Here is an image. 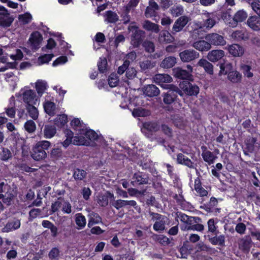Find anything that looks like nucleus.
<instances>
[{
    "mask_svg": "<svg viewBox=\"0 0 260 260\" xmlns=\"http://www.w3.org/2000/svg\"><path fill=\"white\" fill-rule=\"evenodd\" d=\"M135 23V22H131L128 27V30L132 32L131 44L134 48H138L143 43L146 33L144 30L139 29Z\"/></svg>",
    "mask_w": 260,
    "mask_h": 260,
    "instance_id": "obj_1",
    "label": "nucleus"
},
{
    "mask_svg": "<svg viewBox=\"0 0 260 260\" xmlns=\"http://www.w3.org/2000/svg\"><path fill=\"white\" fill-rule=\"evenodd\" d=\"M50 145V142L48 141L37 142L32 149L31 156L37 161L44 160L47 155L46 150L48 149Z\"/></svg>",
    "mask_w": 260,
    "mask_h": 260,
    "instance_id": "obj_2",
    "label": "nucleus"
},
{
    "mask_svg": "<svg viewBox=\"0 0 260 260\" xmlns=\"http://www.w3.org/2000/svg\"><path fill=\"white\" fill-rule=\"evenodd\" d=\"M179 87L184 93L189 96H196L199 93V87L188 81H183L179 84Z\"/></svg>",
    "mask_w": 260,
    "mask_h": 260,
    "instance_id": "obj_3",
    "label": "nucleus"
},
{
    "mask_svg": "<svg viewBox=\"0 0 260 260\" xmlns=\"http://www.w3.org/2000/svg\"><path fill=\"white\" fill-rule=\"evenodd\" d=\"M180 60L183 62H189L200 57L198 52L192 49H186L179 53Z\"/></svg>",
    "mask_w": 260,
    "mask_h": 260,
    "instance_id": "obj_4",
    "label": "nucleus"
},
{
    "mask_svg": "<svg viewBox=\"0 0 260 260\" xmlns=\"http://www.w3.org/2000/svg\"><path fill=\"white\" fill-rule=\"evenodd\" d=\"M245 147L244 150V153L248 155L249 153L256 152L259 148V144L257 142L255 138H249L245 141Z\"/></svg>",
    "mask_w": 260,
    "mask_h": 260,
    "instance_id": "obj_5",
    "label": "nucleus"
},
{
    "mask_svg": "<svg viewBox=\"0 0 260 260\" xmlns=\"http://www.w3.org/2000/svg\"><path fill=\"white\" fill-rule=\"evenodd\" d=\"M205 39L211 44V46H224L226 44V41L223 37L217 33L208 34L205 37Z\"/></svg>",
    "mask_w": 260,
    "mask_h": 260,
    "instance_id": "obj_6",
    "label": "nucleus"
},
{
    "mask_svg": "<svg viewBox=\"0 0 260 260\" xmlns=\"http://www.w3.org/2000/svg\"><path fill=\"white\" fill-rule=\"evenodd\" d=\"M43 40L42 36L38 31L32 32L29 39L28 43L31 49L36 50L40 47Z\"/></svg>",
    "mask_w": 260,
    "mask_h": 260,
    "instance_id": "obj_7",
    "label": "nucleus"
},
{
    "mask_svg": "<svg viewBox=\"0 0 260 260\" xmlns=\"http://www.w3.org/2000/svg\"><path fill=\"white\" fill-rule=\"evenodd\" d=\"M23 102L28 105H36L38 101L35 92L31 89L26 90L22 93Z\"/></svg>",
    "mask_w": 260,
    "mask_h": 260,
    "instance_id": "obj_8",
    "label": "nucleus"
},
{
    "mask_svg": "<svg viewBox=\"0 0 260 260\" xmlns=\"http://www.w3.org/2000/svg\"><path fill=\"white\" fill-rule=\"evenodd\" d=\"M133 180L131 181V184L136 186L137 185L147 184L148 183V177L146 174L142 172H137L134 174Z\"/></svg>",
    "mask_w": 260,
    "mask_h": 260,
    "instance_id": "obj_9",
    "label": "nucleus"
},
{
    "mask_svg": "<svg viewBox=\"0 0 260 260\" xmlns=\"http://www.w3.org/2000/svg\"><path fill=\"white\" fill-rule=\"evenodd\" d=\"M189 20V18L186 16H182L179 17L176 20L173 26L172 32L175 34L176 32L181 31L187 24Z\"/></svg>",
    "mask_w": 260,
    "mask_h": 260,
    "instance_id": "obj_10",
    "label": "nucleus"
},
{
    "mask_svg": "<svg viewBox=\"0 0 260 260\" xmlns=\"http://www.w3.org/2000/svg\"><path fill=\"white\" fill-rule=\"evenodd\" d=\"M247 17L248 14L245 11L243 10L238 11L234 15L233 21L229 22L230 26L233 27H236L238 23L244 21Z\"/></svg>",
    "mask_w": 260,
    "mask_h": 260,
    "instance_id": "obj_11",
    "label": "nucleus"
},
{
    "mask_svg": "<svg viewBox=\"0 0 260 260\" xmlns=\"http://www.w3.org/2000/svg\"><path fill=\"white\" fill-rule=\"evenodd\" d=\"M71 143L76 145H87L88 143L84 137L77 136L73 140L67 138L61 144L64 148H67Z\"/></svg>",
    "mask_w": 260,
    "mask_h": 260,
    "instance_id": "obj_12",
    "label": "nucleus"
},
{
    "mask_svg": "<svg viewBox=\"0 0 260 260\" xmlns=\"http://www.w3.org/2000/svg\"><path fill=\"white\" fill-rule=\"evenodd\" d=\"M159 9L158 5L153 0H150L149 5L147 7L145 15L147 18H151L156 15V12Z\"/></svg>",
    "mask_w": 260,
    "mask_h": 260,
    "instance_id": "obj_13",
    "label": "nucleus"
},
{
    "mask_svg": "<svg viewBox=\"0 0 260 260\" xmlns=\"http://www.w3.org/2000/svg\"><path fill=\"white\" fill-rule=\"evenodd\" d=\"M227 49L229 53L234 57L242 56L244 53V48L237 44L229 45Z\"/></svg>",
    "mask_w": 260,
    "mask_h": 260,
    "instance_id": "obj_14",
    "label": "nucleus"
},
{
    "mask_svg": "<svg viewBox=\"0 0 260 260\" xmlns=\"http://www.w3.org/2000/svg\"><path fill=\"white\" fill-rule=\"evenodd\" d=\"M155 83L159 84L164 88L167 84H164L165 83H170L172 81V78L168 74H158L155 75L153 78Z\"/></svg>",
    "mask_w": 260,
    "mask_h": 260,
    "instance_id": "obj_15",
    "label": "nucleus"
},
{
    "mask_svg": "<svg viewBox=\"0 0 260 260\" xmlns=\"http://www.w3.org/2000/svg\"><path fill=\"white\" fill-rule=\"evenodd\" d=\"M114 194L109 191L104 194H100L97 196V202L102 207H106L108 205L109 199L114 200Z\"/></svg>",
    "mask_w": 260,
    "mask_h": 260,
    "instance_id": "obj_16",
    "label": "nucleus"
},
{
    "mask_svg": "<svg viewBox=\"0 0 260 260\" xmlns=\"http://www.w3.org/2000/svg\"><path fill=\"white\" fill-rule=\"evenodd\" d=\"M192 46L201 52H207L211 48V44L206 40H199L194 42Z\"/></svg>",
    "mask_w": 260,
    "mask_h": 260,
    "instance_id": "obj_17",
    "label": "nucleus"
},
{
    "mask_svg": "<svg viewBox=\"0 0 260 260\" xmlns=\"http://www.w3.org/2000/svg\"><path fill=\"white\" fill-rule=\"evenodd\" d=\"M224 52L222 50H213L209 51L207 58L211 62H217L224 56Z\"/></svg>",
    "mask_w": 260,
    "mask_h": 260,
    "instance_id": "obj_18",
    "label": "nucleus"
},
{
    "mask_svg": "<svg viewBox=\"0 0 260 260\" xmlns=\"http://www.w3.org/2000/svg\"><path fill=\"white\" fill-rule=\"evenodd\" d=\"M13 20L14 19L10 16L8 11L0 13V26L3 27H9Z\"/></svg>",
    "mask_w": 260,
    "mask_h": 260,
    "instance_id": "obj_19",
    "label": "nucleus"
},
{
    "mask_svg": "<svg viewBox=\"0 0 260 260\" xmlns=\"http://www.w3.org/2000/svg\"><path fill=\"white\" fill-rule=\"evenodd\" d=\"M173 72L175 76L178 79L190 80L192 78L191 74L179 67L174 68Z\"/></svg>",
    "mask_w": 260,
    "mask_h": 260,
    "instance_id": "obj_20",
    "label": "nucleus"
},
{
    "mask_svg": "<svg viewBox=\"0 0 260 260\" xmlns=\"http://www.w3.org/2000/svg\"><path fill=\"white\" fill-rule=\"evenodd\" d=\"M143 92L144 94L149 97L156 96L160 93L158 88L153 84H149L144 86Z\"/></svg>",
    "mask_w": 260,
    "mask_h": 260,
    "instance_id": "obj_21",
    "label": "nucleus"
},
{
    "mask_svg": "<svg viewBox=\"0 0 260 260\" xmlns=\"http://www.w3.org/2000/svg\"><path fill=\"white\" fill-rule=\"evenodd\" d=\"M247 24L254 31L260 30V18L256 16H251L247 20Z\"/></svg>",
    "mask_w": 260,
    "mask_h": 260,
    "instance_id": "obj_22",
    "label": "nucleus"
},
{
    "mask_svg": "<svg viewBox=\"0 0 260 260\" xmlns=\"http://www.w3.org/2000/svg\"><path fill=\"white\" fill-rule=\"evenodd\" d=\"M44 111L50 116H54L57 112V108L54 103L46 101L43 104Z\"/></svg>",
    "mask_w": 260,
    "mask_h": 260,
    "instance_id": "obj_23",
    "label": "nucleus"
},
{
    "mask_svg": "<svg viewBox=\"0 0 260 260\" xmlns=\"http://www.w3.org/2000/svg\"><path fill=\"white\" fill-rule=\"evenodd\" d=\"M81 133L79 136H81L84 137L88 143L86 145H88L89 144V142L88 140H95L98 138V134L93 130L88 129L86 127L84 129H82Z\"/></svg>",
    "mask_w": 260,
    "mask_h": 260,
    "instance_id": "obj_24",
    "label": "nucleus"
},
{
    "mask_svg": "<svg viewBox=\"0 0 260 260\" xmlns=\"http://www.w3.org/2000/svg\"><path fill=\"white\" fill-rule=\"evenodd\" d=\"M174 37L167 30H162L159 34L158 40L160 43L167 44L172 42Z\"/></svg>",
    "mask_w": 260,
    "mask_h": 260,
    "instance_id": "obj_25",
    "label": "nucleus"
},
{
    "mask_svg": "<svg viewBox=\"0 0 260 260\" xmlns=\"http://www.w3.org/2000/svg\"><path fill=\"white\" fill-rule=\"evenodd\" d=\"M197 66L204 68L205 71L210 74H213V66L207 59L204 58L200 59L197 63Z\"/></svg>",
    "mask_w": 260,
    "mask_h": 260,
    "instance_id": "obj_26",
    "label": "nucleus"
},
{
    "mask_svg": "<svg viewBox=\"0 0 260 260\" xmlns=\"http://www.w3.org/2000/svg\"><path fill=\"white\" fill-rule=\"evenodd\" d=\"M177 162L179 164L183 165L191 169H194L193 162L182 153H179L177 155Z\"/></svg>",
    "mask_w": 260,
    "mask_h": 260,
    "instance_id": "obj_27",
    "label": "nucleus"
},
{
    "mask_svg": "<svg viewBox=\"0 0 260 260\" xmlns=\"http://www.w3.org/2000/svg\"><path fill=\"white\" fill-rule=\"evenodd\" d=\"M20 221L19 219H14L6 224L2 229V232L8 233L17 230L20 228Z\"/></svg>",
    "mask_w": 260,
    "mask_h": 260,
    "instance_id": "obj_28",
    "label": "nucleus"
},
{
    "mask_svg": "<svg viewBox=\"0 0 260 260\" xmlns=\"http://www.w3.org/2000/svg\"><path fill=\"white\" fill-rule=\"evenodd\" d=\"M231 36L233 39L237 41H247L249 38L248 32L242 30L234 31Z\"/></svg>",
    "mask_w": 260,
    "mask_h": 260,
    "instance_id": "obj_29",
    "label": "nucleus"
},
{
    "mask_svg": "<svg viewBox=\"0 0 260 260\" xmlns=\"http://www.w3.org/2000/svg\"><path fill=\"white\" fill-rule=\"evenodd\" d=\"M251 239L249 236H245L239 241V248L244 251H248L251 246Z\"/></svg>",
    "mask_w": 260,
    "mask_h": 260,
    "instance_id": "obj_30",
    "label": "nucleus"
},
{
    "mask_svg": "<svg viewBox=\"0 0 260 260\" xmlns=\"http://www.w3.org/2000/svg\"><path fill=\"white\" fill-rule=\"evenodd\" d=\"M194 189L198 194L201 197L208 195V191L202 187L201 180L199 177L194 180Z\"/></svg>",
    "mask_w": 260,
    "mask_h": 260,
    "instance_id": "obj_31",
    "label": "nucleus"
},
{
    "mask_svg": "<svg viewBox=\"0 0 260 260\" xmlns=\"http://www.w3.org/2000/svg\"><path fill=\"white\" fill-rule=\"evenodd\" d=\"M176 63V58L174 56L166 57L161 62L160 67L164 69L172 68Z\"/></svg>",
    "mask_w": 260,
    "mask_h": 260,
    "instance_id": "obj_32",
    "label": "nucleus"
},
{
    "mask_svg": "<svg viewBox=\"0 0 260 260\" xmlns=\"http://www.w3.org/2000/svg\"><path fill=\"white\" fill-rule=\"evenodd\" d=\"M228 79L233 83H239L242 81V74L236 70L229 73L227 76Z\"/></svg>",
    "mask_w": 260,
    "mask_h": 260,
    "instance_id": "obj_33",
    "label": "nucleus"
},
{
    "mask_svg": "<svg viewBox=\"0 0 260 260\" xmlns=\"http://www.w3.org/2000/svg\"><path fill=\"white\" fill-rule=\"evenodd\" d=\"M209 237V242L214 245H218L221 246H223L224 245L225 243V237L223 235H221L219 236L215 235V236L213 237H210L209 235H208Z\"/></svg>",
    "mask_w": 260,
    "mask_h": 260,
    "instance_id": "obj_34",
    "label": "nucleus"
},
{
    "mask_svg": "<svg viewBox=\"0 0 260 260\" xmlns=\"http://www.w3.org/2000/svg\"><path fill=\"white\" fill-rule=\"evenodd\" d=\"M169 90L164 95L163 101L166 104H171L173 103L177 95L174 93L172 89H169Z\"/></svg>",
    "mask_w": 260,
    "mask_h": 260,
    "instance_id": "obj_35",
    "label": "nucleus"
},
{
    "mask_svg": "<svg viewBox=\"0 0 260 260\" xmlns=\"http://www.w3.org/2000/svg\"><path fill=\"white\" fill-rule=\"evenodd\" d=\"M143 27L148 30L158 33L159 31V25L149 20H145L143 24Z\"/></svg>",
    "mask_w": 260,
    "mask_h": 260,
    "instance_id": "obj_36",
    "label": "nucleus"
},
{
    "mask_svg": "<svg viewBox=\"0 0 260 260\" xmlns=\"http://www.w3.org/2000/svg\"><path fill=\"white\" fill-rule=\"evenodd\" d=\"M105 21L108 23H115L119 20L117 14L112 11H107L105 13Z\"/></svg>",
    "mask_w": 260,
    "mask_h": 260,
    "instance_id": "obj_37",
    "label": "nucleus"
},
{
    "mask_svg": "<svg viewBox=\"0 0 260 260\" xmlns=\"http://www.w3.org/2000/svg\"><path fill=\"white\" fill-rule=\"evenodd\" d=\"M89 219L87 224L88 228H91L94 224L102 222V218L98 213L92 212L89 214Z\"/></svg>",
    "mask_w": 260,
    "mask_h": 260,
    "instance_id": "obj_38",
    "label": "nucleus"
},
{
    "mask_svg": "<svg viewBox=\"0 0 260 260\" xmlns=\"http://www.w3.org/2000/svg\"><path fill=\"white\" fill-rule=\"evenodd\" d=\"M211 14L207 13L205 14L206 19L204 21L203 24L200 26V28H206L210 29L215 24V20L210 17Z\"/></svg>",
    "mask_w": 260,
    "mask_h": 260,
    "instance_id": "obj_39",
    "label": "nucleus"
},
{
    "mask_svg": "<svg viewBox=\"0 0 260 260\" xmlns=\"http://www.w3.org/2000/svg\"><path fill=\"white\" fill-rule=\"evenodd\" d=\"M56 128L54 125H45L44 129V136L47 139L52 138L56 134Z\"/></svg>",
    "mask_w": 260,
    "mask_h": 260,
    "instance_id": "obj_40",
    "label": "nucleus"
},
{
    "mask_svg": "<svg viewBox=\"0 0 260 260\" xmlns=\"http://www.w3.org/2000/svg\"><path fill=\"white\" fill-rule=\"evenodd\" d=\"M202 156L204 160L209 165L213 164L215 160L217 158V157L210 151L202 152Z\"/></svg>",
    "mask_w": 260,
    "mask_h": 260,
    "instance_id": "obj_41",
    "label": "nucleus"
},
{
    "mask_svg": "<svg viewBox=\"0 0 260 260\" xmlns=\"http://www.w3.org/2000/svg\"><path fill=\"white\" fill-rule=\"evenodd\" d=\"M35 105H26V109L29 116L34 120H36L38 118L39 111Z\"/></svg>",
    "mask_w": 260,
    "mask_h": 260,
    "instance_id": "obj_42",
    "label": "nucleus"
},
{
    "mask_svg": "<svg viewBox=\"0 0 260 260\" xmlns=\"http://www.w3.org/2000/svg\"><path fill=\"white\" fill-rule=\"evenodd\" d=\"M75 222L78 226L77 228L78 230L82 229L86 225V218L82 213H77L75 215Z\"/></svg>",
    "mask_w": 260,
    "mask_h": 260,
    "instance_id": "obj_43",
    "label": "nucleus"
},
{
    "mask_svg": "<svg viewBox=\"0 0 260 260\" xmlns=\"http://www.w3.org/2000/svg\"><path fill=\"white\" fill-rule=\"evenodd\" d=\"M71 125L75 130L78 131L77 134L78 136L81 133L82 129H84L86 127L85 125L81 123L78 118H74L71 121Z\"/></svg>",
    "mask_w": 260,
    "mask_h": 260,
    "instance_id": "obj_44",
    "label": "nucleus"
},
{
    "mask_svg": "<svg viewBox=\"0 0 260 260\" xmlns=\"http://www.w3.org/2000/svg\"><path fill=\"white\" fill-rule=\"evenodd\" d=\"M143 127L144 129L151 132H156L160 128L159 124L156 122H145L143 124Z\"/></svg>",
    "mask_w": 260,
    "mask_h": 260,
    "instance_id": "obj_45",
    "label": "nucleus"
},
{
    "mask_svg": "<svg viewBox=\"0 0 260 260\" xmlns=\"http://www.w3.org/2000/svg\"><path fill=\"white\" fill-rule=\"evenodd\" d=\"M234 71L233 67L231 63L221 64L220 65V71L219 75H227V76H228L229 73L233 72Z\"/></svg>",
    "mask_w": 260,
    "mask_h": 260,
    "instance_id": "obj_46",
    "label": "nucleus"
},
{
    "mask_svg": "<svg viewBox=\"0 0 260 260\" xmlns=\"http://www.w3.org/2000/svg\"><path fill=\"white\" fill-rule=\"evenodd\" d=\"M208 231L207 233H211L213 235H216L218 231L217 226L216 225V222L214 219H210L207 222Z\"/></svg>",
    "mask_w": 260,
    "mask_h": 260,
    "instance_id": "obj_47",
    "label": "nucleus"
},
{
    "mask_svg": "<svg viewBox=\"0 0 260 260\" xmlns=\"http://www.w3.org/2000/svg\"><path fill=\"white\" fill-rule=\"evenodd\" d=\"M87 172L82 169L76 168L74 170L73 177L76 180H83L86 178Z\"/></svg>",
    "mask_w": 260,
    "mask_h": 260,
    "instance_id": "obj_48",
    "label": "nucleus"
},
{
    "mask_svg": "<svg viewBox=\"0 0 260 260\" xmlns=\"http://www.w3.org/2000/svg\"><path fill=\"white\" fill-rule=\"evenodd\" d=\"M12 157L11 151L5 147H2V151L0 152V159L2 161H8Z\"/></svg>",
    "mask_w": 260,
    "mask_h": 260,
    "instance_id": "obj_49",
    "label": "nucleus"
},
{
    "mask_svg": "<svg viewBox=\"0 0 260 260\" xmlns=\"http://www.w3.org/2000/svg\"><path fill=\"white\" fill-rule=\"evenodd\" d=\"M155 62L149 60H143L140 62V66L142 70L146 71L153 68L155 66Z\"/></svg>",
    "mask_w": 260,
    "mask_h": 260,
    "instance_id": "obj_50",
    "label": "nucleus"
},
{
    "mask_svg": "<svg viewBox=\"0 0 260 260\" xmlns=\"http://www.w3.org/2000/svg\"><path fill=\"white\" fill-rule=\"evenodd\" d=\"M36 88L39 95L42 96L47 89V83L42 80H39L36 83Z\"/></svg>",
    "mask_w": 260,
    "mask_h": 260,
    "instance_id": "obj_51",
    "label": "nucleus"
},
{
    "mask_svg": "<svg viewBox=\"0 0 260 260\" xmlns=\"http://www.w3.org/2000/svg\"><path fill=\"white\" fill-rule=\"evenodd\" d=\"M14 199V196L12 192L7 191L5 194H3L2 199L4 204L7 206H10L12 204V202Z\"/></svg>",
    "mask_w": 260,
    "mask_h": 260,
    "instance_id": "obj_52",
    "label": "nucleus"
},
{
    "mask_svg": "<svg viewBox=\"0 0 260 260\" xmlns=\"http://www.w3.org/2000/svg\"><path fill=\"white\" fill-rule=\"evenodd\" d=\"M63 153L59 148H53L50 152V157L53 160H58L62 157Z\"/></svg>",
    "mask_w": 260,
    "mask_h": 260,
    "instance_id": "obj_53",
    "label": "nucleus"
},
{
    "mask_svg": "<svg viewBox=\"0 0 260 260\" xmlns=\"http://www.w3.org/2000/svg\"><path fill=\"white\" fill-rule=\"evenodd\" d=\"M201 221L202 219L199 217L189 216L185 223L186 225L184 227V230L189 231L188 228L191 226L196 222H201Z\"/></svg>",
    "mask_w": 260,
    "mask_h": 260,
    "instance_id": "obj_54",
    "label": "nucleus"
},
{
    "mask_svg": "<svg viewBox=\"0 0 260 260\" xmlns=\"http://www.w3.org/2000/svg\"><path fill=\"white\" fill-rule=\"evenodd\" d=\"M240 70L242 71L244 76L247 78H251L253 77V74L250 72L251 67L250 66L242 63L240 66Z\"/></svg>",
    "mask_w": 260,
    "mask_h": 260,
    "instance_id": "obj_55",
    "label": "nucleus"
},
{
    "mask_svg": "<svg viewBox=\"0 0 260 260\" xmlns=\"http://www.w3.org/2000/svg\"><path fill=\"white\" fill-rule=\"evenodd\" d=\"M142 44L146 52L149 53L154 52L155 46L152 42L149 40H145Z\"/></svg>",
    "mask_w": 260,
    "mask_h": 260,
    "instance_id": "obj_56",
    "label": "nucleus"
},
{
    "mask_svg": "<svg viewBox=\"0 0 260 260\" xmlns=\"http://www.w3.org/2000/svg\"><path fill=\"white\" fill-rule=\"evenodd\" d=\"M133 115L135 117H144L149 114V111L142 108L134 109Z\"/></svg>",
    "mask_w": 260,
    "mask_h": 260,
    "instance_id": "obj_57",
    "label": "nucleus"
},
{
    "mask_svg": "<svg viewBox=\"0 0 260 260\" xmlns=\"http://www.w3.org/2000/svg\"><path fill=\"white\" fill-rule=\"evenodd\" d=\"M162 132L168 138H171L173 136V129L167 124H162L160 126Z\"/></svg>",
    "mask_w": 260,
    "mask_h": 260,
    "instance_id": "obj_58",
    "label": "nucleus"
},
{
    "mask_svg": "<svg viewBox=\"0 0 260 260\" xmlns=\"http://www.w3.org/2000/svg\"><path fill=\"white\" fill-rule=\"evenodd\" d=\"M68 121L67 116L65 114L58 115L55 120V123L58 126L64 125Z\"/></svg>",
    "mask_w": 260,
    "mask_h": 260,
    "instance_id": "obj_59",
    "label": "nucleus"
},
{
    "mask_svg": "<svg viewBox=\"0 0 260 260\" xmlns=\"http://www.w3.org/2000/svg\"><path fill=\"white\" fill-rule=\"evenodd\" d=\"M24 128L27 132L32 133L36 130V123L32 120H27L24 124Z\"/></svg>",
    "mask_w": 260,
    "mask_h": 260,
    "instance_id": "obj_60",
    "label": "nucleus"
},
{
    "mask_svg": "<svg viewBox=\"0 0 260 260\" xmlns=\"http://www.w3.org/2000/svg\"><path fill=\"white\" fill-rule=\"evenodd\" d=\"M131 10L127 9L126 8H123V11L121 15L122 20L123 21V24H127L130 22L131 16L129 14Z\"/></svg>",
    "mask_w": 260,
    "mask_h": 260,
    "instance_id": "obj_61",
    "label": "nucleus"
},
{
    "mask_svg": "<svg viewBox=\"0 0 260 260\" xmlns=\"http://www.w3.org/2000/svg\"><path fill=\"white\" fill-rule=\"evenodd\" d=\"M168 219H163L159 221H155L153 224V229L156 231H162L165 229V224Z\"/></svg>",
    "mask_w": 260,
    "mask_h": 260,
    "instance_id": "obj_62",
    "label": "nucleus"
},
{
    "mask_svg": "<svg viewBox=\"0 0 260 260\" xmlns=\"http://www.w3.org/2000/svg\"><path fill=\"white\" fill-rule=\"evenodd\" d=\"M109 84L111 87H115L119 82V77L115 73H112L109 77Z\"/></svg>",
    "mask_w": 260,
    "mask_h": 260,
    "instance_id": "obj_63",
    "label": "nucleus"
},
{
    "mask_svg": "<svg viewBox=\"0 0 260 260\" xmlns=\"http://www.w3.org/2000/svg\"><path fill=\"white\" fill-rule=\"evenodd\" d=\"M60 250L57 247L52 248L48 253V257L51 260L57 259L59 256Z\"/></svg>",
    "mask_w": 260,
    "mask_h": 260,
    "instance_id": "obj_64",
    "label": "nucleus"
}]
</instances>
